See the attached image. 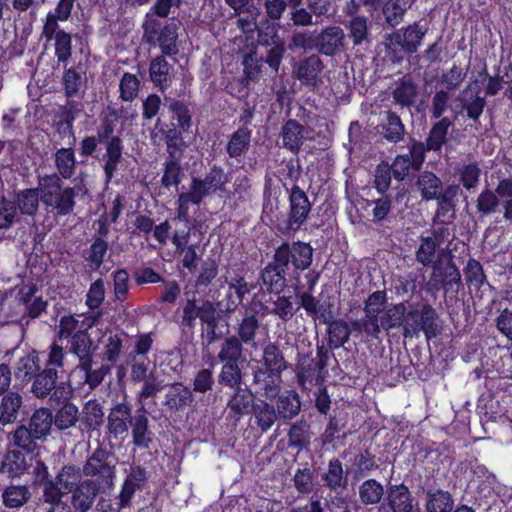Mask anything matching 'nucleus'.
<instances>
[{"mask_svg":"<svg viewBox=\"0 0 512 512\" xmlns=\"http://www.w3.org/2000/svg\"><path fill=\"white\" fill-rule=\"evenodd\" d=\"M38 185L42 192V204L55 211L57 216L72 214L76 206L75 197L78 193L83 192L81 182L73 187H64L61 178L56 173L38 176Z\"/></svg>","mask_w":512,"mask_h":512,"instance_id":"f257e3e1","label":"nucleus"},{"mask_svg":"<svg viewBox=\"0 0 512 512\" xmlns=\"http://www.w3.org/2000/svg\"><path fill=\"white\" fill-rule=\"evenodd\" d=\"M427 27L420 22H414L384 36L383 46L386 57L394 64L404 60L406 54L412 55L418 51L426 36Z\"/></svg>","mask_w":512,"mask_h":512,"instance_id":"f03ea898","label":"nucleus"},{"mask_svg":"<svg viewBox=\"0 0 512 512\" xmlns=\"http://www.w3.org/2000/svg\"><path fill=\"white\" fill-rule=\"evenodd\" d=\"M31 381V393L37 399L49 398L50 402L59 404L72 396V389L68 383H57L58 371L55 368L40 370Z\"/></svg>","mask_w":512,"mask_h":512,"instance_id":"7ed1b4c3","label":"nucleus"},{"mask_svg":"<svg viewBox=\"0 0 512 512\" xmlns=\"http://www.w3.org/2000/svg\"><path fill=\"white\" fill-rule=\"evenodd\" d=\"M439 316L430 304H424L421 310H406L402 335L404 338L417 337L423 331L427 340L440 333Z\"/></svg>","mask_w":512,"mask_h":512,"instance_id":"20e7f679","label":"nucleus"},{"mask_svg":"<svg viewBox=\"0 0 512 512\" xmlns=\"http://www.w3.org/2000/svg\"><path fill=\"white\" fill-rule=\"evenodd\" d=\"M289 213L286 219L278 223V229L283 234L295 233L307 221L312 205L306 193L297 185L289 192Z\"/></svg>","mask_w":512,"mask_h":512,"instance_id":"39448f33","label":"nucleus"},{"mask_svg":"<svg viewBox=\"0 0 512 512\" xmlns=\"http://www.w3.org/2000/svg\"><path fill=\"white\" fill-rule=\"evenodd\" d=\"M83 470L74 464H65L53 481H46L42 498L59 502V498L71 493L82 481Z\"/></svg>","mask_w":512,"mask_h":512,"instance_id":"423d86ee","label":"nucleus"},{"mask_svg":"<svg viewBox=\"0 0 512 512\" xmlns=\"http://www.w3.org/2000/svg\"><path fill=\"white\" fill-rule=\"evenodd\" d=\"M85 476L96 477V483L103 488H112L115 478L113 457L104 447L99 446L83 466Z\"/></svg>","mask_w":512,"mask_h":512,"instance_id":"0eeeda50","label":"nucleus"},{"mask_svg":"<svg viewBox=\"0 0 512 512\" xmlns=\"http://www.w3.org/2000/svg\"><path fill=\"white\" fill-rule=\"evenodd\" d=\"M227 175L220 167L213 166L204 178H192L188 192L182 193V199H190L191 203L199 205L203 198L223 190L227 183Z\"/></svg>","mask_w":512,"mask_h":512,"instance_id":"6e6552de","label":"nucleus"},{"mask_svg":"<svg viewBox=\"0 0 512 512\" xmlns=\"http://www.w3.org/2000/svg\"><path fill=\"white\" fill-rule=\"evenodd\" d=\"M142 27L144 32L143 37L148 43H154L157 39L161 51L164 54L171 56L178 53L176 44L178 28L175 23L166 24L160 32H158L160 22L147 14Z\"/></svg>","mask_w":512,"mask_h":512,"instance_id":"1a4fd4ad","label":"nucleus"},{"mask_svg":"<svg viewBox=\"0 0 512 512\" xmlns=\"http://www.w3.org/2000/svg\"><path fill=\"white\" fill-rule=\"evenodd\" d=\"M274 260L285 269L289 264L297 270H306L312 263L313 248L304 242L283 243L274 253Z\"/></svg>","mask_w":512,"mask_h":512,"instance_id":"9d476101","label":"nucleus"},{"mask_svg":"<svg viewBox=\"0 0 512 512\" xmlns=\"http://www.w3.org/2000/svg\"><path fill=\"white\" fill-rule=\"evenodd\" d=\"M314 48L318 54L335 57L347 50L346 34L340 26L329 25L314 37Z\"/></svg>","mask_w":512,"mask_h":512,"instance_id":"9b49d317","label":"nucleus"},{"mask_svg":"<svg viewBox=\"0 0 512 512\" xmlns=\"http://www.w3.org/2000/svg\"><path fill=\"white\" fill-rule=\"evenodd\" d=\"M325 64L319 54L313 53L292 64V77L301 85L315 88L322 83Z\"/></svg>","mask_w":512,"mask_h":512,"instance_id":"f8f14e48","label":"nucleus"},{"mask_svg":"<svg viewBox=\"0 0 512 512\" xmlns=\"http://www.w3.org/2000/svg\"><path fill=\"white\" fill-rule=\"evenodd\" d=\"M184 295L187 297L182 309L181 318V326L184 328L193 329L198 318L203 324L218 310L217 305L213 301L208 299L197 300L195 292H190L187 287L185 288Z\"/></svg>","mask_w":512,"mask_h":512,"instance_id":"ddd939ff","label":"nucleus"},{"mask_svg":"<svg viewBox=\"0 0 512 512\" xmlns=\"http://www.w3.org/2000/svg\"><path fill=\"white\" fill-rule=\"evenodd\" d=\"M456 101L455 114L463 115L465 113L468 119L472 120L474 124H478L486 105V100L480 95L477 87L473 88L471 85H468L458 94Z\"/></svg>","mask_w":512,"mask_h":512,"instance_id":"4468645a","label":"nucleus"},{"mask_svg":"<svg viewBox=\"0 0 512 512\" xmlns=\"http://www.w3.org/2000/svg\"><path fill=\"white\" fill-rule=\"evenodd\" d=\"M134 415L128 402L117 403L111 407L107 417L108 433L115 439L126 436Z\"/></svg>","mask_w":512,"mask_h":512,"instance_id":"2eb2a0df","label":"nucleus"},{"mask_svg":"<svg viewBox=\"0 0 512 512\" xmlns=\"http://www.w3.org/2000/svg\"><path fill=\"white\" fill-rule=\"evenodd\" d=\"M132 444L140 449H149L154 439V433L149 424L148 411L141 405L134 414L130 424Z\"/></svg>","mask_w":512,"mask_h":512,"instance_id":"dca6fc26","label":"nucleus"},{"mask_svg":"<svg viewBox=\"0 0 512 512\" xmlns=\"http://www.w3.org/2000/svg\"><path fill=\"white\" fill-rule=\"evenodd\" d=\"M102 488L93 479L82 480L76 489L71 492V504L74 509L80 512H88Z\"/></svg>","mask_w":512,"mask_h":512,"instance_id":"f3484780","label":"nucleus"},{"mask_svg":"<svg viewBox=\"0 0 512 512\" xmlns=\"http://www.w3.org/2000/svg\"><path fill=\"white\" fill-rule=\"evenodd\" d=\"M381 122L377 126V131L389 143H399L404 139L405 126L400 116L392 111L385 110L381 112Z\"/></svg>","mask_w":512,"mask_h":512,"instance_id":"a211bd4d","label":"nucleus"},{"mask_svg":"<svg viewBox=\"0 0 512 512\" xmlns=\"http://www.w3.org/2000/svg\"><path fill=\"white\" fill-rule=\"evenodd\" d=\"M252 376V384L256 388V393L266 399H273L279 395L282 382L281 376H276L272 372L264 370L262 367H258L254 370Z\"/></svg>","mask_w":512,"mask_h":512,"instance_id":"6ab92c4d","label":"nucleus"},{"mask_svg":"<svg viewBox=\"0 0 512 512\" xmlns=\"http://www.w3.org/2000/svg\"><path fill=\"white\" fill-rule=\"evenodd\" d=\"M147 480V472L141 466H134L127 475L119 494L120 509L130 505L136 491L141 490Z\"/></svg>","mask_w":512,"mask_h":512,"instance_id":"aec40b11","label":"nucleus"},{"mask_svg":"<svg viewBox=\"0 0 512 512\" xmlns=\"http://www.w3.org/2000/svg\"><path fill=\"white\" fill-rule=\"evenodd\" d=\"M319 320L328 325V345L331 348H340L348 342L351 335V329L348 323L342 319L332 320L330 313H321Z\"/></svg>","mask_w":512,"mask_h":512,"instance_id":"412c9836","label":"nucleus"},{"mask_svg":"<svg viewBox=\"0 0 512 512\" xmlns=\"http://www.w3.org/2000/svg\"><path fill=\"white\" fill-rule=\"evenodd\" d=\"M233 389L234 391L227 402V409L229 417L238 421L253 409L255 404L254 395L248 389L241 387Z\"/></svg>","mask_w":512,"mask_h":512,"instance_id":"4be33fe9","label":"nucleus"},{"mask_svg":"<svg viewBox=\"0 0 512 512\" xmlns=\"http://www.w3.org/2000/svg\"><path fill=\"white\" fill-rule=\"evenodd\" d=\"M387 500L392 512H419L418 504H414V499L404 484L391 486Z\"/></svg>","mask_w":512,"mask_h":512,"instance_id":"5701e85b","label":"nucleus"},{"mask_svg":"<svg viewBox=\"0 0 512 512\" xmlns=\"http://www.w3.org/2000/svg\"><path fill=\"white\" fill-rule=\"evenodd\" d=\"M418 94V86L410 76L400 78L391 92L394 104L400 108L413 106Z\"/></svg>","mask_w":512,"mask_h":512,"instance_id":"b1692460","label":"nucleus"},{"mask_svg":"<svg viewBox=\"0 0 512 512\" xmlns=\"http://www.w3.org/2000/svg\"><path fill=\"white\" fill-rule=\"evenodd\" d=\"M285 268L279 265L276 260L268 263L261 271V285L270 293H280L286 286Z\"/></svg>","mask_w":512,"mask_h":512,"instance_id":"393cba45","label":"nucleus"},{"mask_svg":"<svg viewBox=\"0 0 512 512\" xmlns=\"http://www.w3.org/2000/svg\"><path fill=\"white\" fill-rule=\"evenodd\" d=\"M194 402V396L191 390L182 383H173L170 385L166 395L164 406L169 411H180Z\"/></svg>","mask_w":512,"mask_h":512,"instance_id":"a878e982","label":"nucleus"},{"mask_svg":"<svg viewBox=\"0 0 512 512\" xmlns=\"http://www.w3.org/2000/svg\"><path fill=\"white\" fill-rule=\"evenodd\" d=\"M275 410L279 419L292 420L301 411L299 394L294 390H285L277 396Z\"/></svg>","mask_w":512,"mask_h":512,"instance_id":"bb28decb","label":"nucleus"},{"mask_svg":"<svg viewBox=\"0 0 512 512\" xmlns=\"http://www.w3.org/2000/svg\"><path fill=\"white\" fill-rule=\"evenodd\" d=\"M42 202L40 186L37 188H26L16 193L15 204L18 212L22 215L35 216L39 210V202Z\"/></svg>","mask_w":512,"mask_h":512,"instance_id":"cd10ccee","label":"nucleus"},{"mask_svg":"<svg viewBox=\"0 0 512 512\" xmlns=\"http://www.w3.org/2000/svg\"><path fill=\"white\" fill-rule=\"evenodd\" d=\"M262 361L264 370L272 372L276 376H281V373L288 367L283 351L274 342H269L264 346Z\"/></svg>","mask_w":512,"mask_h":512,"instance_id":"c85d7f7f","label":"nucleus"},{"mask_svg":"<svg viewBox=\"0 0 512 512\" xmlns=\"http://www.w3.org/2000/svg\"><path fill=\"white\" fill-rule=\"evenodd\" d=\"M217 359L219 362L228 363H242L244 362V347L243 343L236 335H230L224 338L220 345L217 353Z\"/></svg>","mask_w":512,"mask_h":512,"instance_id":"c756f323","label":"nucleus"},{"mask_svg":"<svg viewBox=\"0 0 512 512\" xmlns=\"http://www.w3.org/2000/svg\"><path fill=\"white\" fill-rule=\"evenodd\" d=\"M251 411L254 423L261 433L270 430L279 418L275 407L265 400H259L255 403Z\"/></svg>","mask_w":512,"mask_h":512,"instance_id":"7c9ffc66","label":"nucleus"},{"mask_svg":"<svg viewBox=\"0 0 512 512\" xmlns=\"http://www.w3.org/2000/svg\"><path fill=\"white\" fill-rule=\"evenodd\" d=\"M106 152L103 156L104 159V173L106 179L110 181L115 172L117 171L118 164L122 159L123 154V142L120 137L111 139L110 141L104 142Z\"/></svg>","mask_w":512,"mask_h":512,"instance_id":"2f4dec72","label":"nucleus"},{"mask_svg":"<svg viewBox=\"0 0 512 512\" xmlns=\"http://www.w3.org/2000/svg\"><path fill=\"white\" fill-rule=\"evenodd\" d=\"M2 503L6 508L18 509L27 504L32 493L28 485H9L2 492Z\"/></svg>","mask_w":512,"mask_h":512,"instance_id":"473e14b6","label":"nucleus"},{"mask_svg":"<svg viewBox=\"0 0 512 512\" xmlns=\"http://www.w3.org/2000/svg\"><path fill=\"white\" fill-rule=\"evenodd\" d=\"M410 7L411 2L408 0H387L382 6V14L387 26L395 28L400 25Z\"/></svg>","mask_w":512,"mask_h":512,"instance_id":"72a5a7b5","label":"nucleus"},{"mask_svg":"<svg viewBox=\"0 0 512 512\" xmlns=\"http://www.w3.org/2000/svg\"><path fill=\"white\" fill-rule=\"evenodd\" d=\"M104 422V411L96 399L87 401L82 408L81 424L86 431L98 430Z\"/></svg>","mask_w":512,"mask_h":512,"instance_id":"f704fd0d","label":"nucleus"},{"mask_svg":"<svg viewBox=\"0 0 512 512\" xmlns=\"http://www.w3.org/2000/svg\"><path fill=\"white\" fill-rule=\"evenodd\" d=\"M40 370L39 356L35 351H32L18 359L14 374L22 382H30Z\"/></svg>","mask_w":512,"mask_h":512,"instance_id":"c9c22d12","label":"nucleus"},{"mask_svg":"<svg viewBox=\"0 0 512 512\" xmlns=\"http://www.w3.org/2000/svg\"><path fill=\"white\" fill-rule=\"evenodd\" d=\"M416 187L420 191L423 200H435L440 195L442 181L434 173L423 171L418 176Z\"/></svg>","mask_w":512,"mask_h":512,"instance_id":"e433bc0d","label":"nucleus"},{"mask_svg":"<svg viewBox=\"0 0 512 512\" xmlns=\"http://www.w3.org/2000/svg\"><path fill=\"white\" fill-rule=\"evenodd\" d=\"M54 164L58 176L62 179H70L76 170V158L73 148H60L54 154Z\"/></svg>","mask_w":512,"mask_h":512,"instance_id":"4c0bfd02","label":"nucleus"},{"mask_svg":"<svg viewBox=\"0 0 512 512\" xmlns=\"http://www.w3.org/2000/svg\"><path fill=\"white\" fill-rule=\"evenodd\" d=\"M0 404V422L3 424L13 423L18 416L22 405V396L15 391L6 392L2 395Z\"/></svg>","mask_w":512,"mask_h":512,"instance_id":"58836bf2","label":"nucleus"},{"mask_svg":"<svg viewBox=\"0 0 512 512\" xmlns=\"http://www.w3.org/2000/svg\"><path fill=\"white\" fill-rule=\"evenodd\" d=\"M25 456L15 450L8 451L1 463L0 474H6L9 478L19 477L26 471Z\"/></svg>","mask_w":512,"mask_h":512,"instance_id":"ea45409f","label":"nucleus"},{"mask_svg":"<svg viewBox=\"0 0 512 512\" xmlns=\"http://www.w3.org/2000/svg\"><path fill=\"white\" fill-rule=\"evenodd\" d=\"M251 130L247 127H240L230 137L226 151L231 158H240L243 156L250 145Z\"/></svg>","mask_w":512,"mask_h":512,"instance_id":"a19ab883","label":"nucleus"},{"mask_svg":"<svg viewBox=\"0 0 512 512\" xmlns=\"http://www.w3.org/2000/svg\"><path fill=\"white\" fill-rule=\"evenodd\" d=\"M53 423V415L48 408H39L37 409L29 423V429L34 433V437H38V439L46 438L51 430V426Z\"/></svg>","mask_w":512,"mask_h":512,"instance_id":"79ce46f5","label":"nucleus"},{"mask_svg":"<svg viewBox=\"0 0 512 512\" xmlns=\"http://www.w3.org/2000/svg\"><path fill=\"white\" fill-rule=\"evenodd\" d=\"M453 125V122L448 117H443L435 122L426 138L427 149L432 151H439L442 145L447 140V134L449 128Z\"/></svg>","mask_w":512,"mask_h":512,"instance_id":"37998d69","label":"nucleus"},{"mask_svg":"<svg viewBox=\"0 0 512 512\" xmlns=\"http://www.w3.org/2000/svg\"><path fill=\"white\" fill-rule=\"evenodd\" d=\"M79 421L78 407L67 401L56 411L53 416V424L58 430H66L76 425Z\"/></svg>","mask_w":512,"mask_h":512,"instance_id":"c03bdc74","label":"nucleus"},{"mask_svg":"<svg viewBox=\"0 0 512 512\" xmlns=\"http://www.w3.org/2000/svg\"><path fill=\"white\" fill-rule=\"evenodd\" d=\"M283 145L291 151H298L303 143V126L296 120H288L282 127Z\"/></svg>","mask_w":512,"mask_h":512,"instance_id":"a18cd8bd","label":"nucleus"},{"mask_svg":"<svg viewBox=\"0 0 512 512\" xmlns=\"http://www.w3.org/2000/svg\"><path fill=\"white\" fill-rule=\"evenodd\" d=\"M453 506L454 500L448 491L427 492L426 512H451Z\"/></svg>","mask_w":512,"mask_h":512,"instance_id":"49530a36","label":"nucleus"},{"mask_svg":"<svg viewBox=\"0 0 512 512\" xmlns=\"http://www.w3.org/2000/svg\"><path fill=\"white\" fill-rule=\"evenodd\" d=\"M348 36L354 46H359L369 41V24L365 16H354L346 25Z\"/></svg>","mask_w":512,"mask_h":512,"instance_id":"de8ad7c7","label":"nucleus"},{"mask_svg":"<svg viewBox=\"0 0 512 512\" xmlns=\"http://www.w3.org/2000/svg\"><path fill=\"white\" fill-rule=\"evenodd\" d=\"M223 365L218 374L219 384L229 387L238 388L243 381V373L240 363L221 362Z\"/></svg>","mask_w":512,"mask_h":512,"instance_id":"09e8293b","label":"nucleus"},{"mask_svg":"<svg viewBox=\"0 0 512 512\" xmlns=\"http://www.w3.org/2000/svg\"><path fill=\"white\" fill-rule=\"evenodd\" d=\"M323 480L327 487L334 491L347 487V477L344 475L342 464L338 459H333L329 462L328 470L324 474Z\"/></svg>","mask_w":512,"mask_h":512,"instance_id":"8fccbe9b","label":"nucleus"},{"mask_svg":"<svg viewBox=\"0 0 512 512\" xmlns=\"http://www.w3.org/2000/svg\"><path fill=\"white\" fill-rule=\"evenodd\" d=\"M93 341L86 330L76 331L70 339V351L78 358H83L94 352Z\"/></svg>","mask_w":512,"mask_h":512,"instance_id":"3c124183","label":"nucleus"},{"mask_svg":"<svg viewBox=\"0 0 512 512\" xmlns=\"http://www.w3.org/2000/svg\"><path fill=\"white\" fill-rule=\"evenodd\" d=\"M383 494V486L374 479L364 481L359 487V498L365 505L379 503Z\"/></svg>","mask_w":512,"mask_h":512,"instance_id":"603ef678","label":"nucleus"},{"mask_svg":"<svg viewBox=\"0 0 512 512\" xmlns=\"http://www.w3.org/2000/svg\"><path fill=\"white\" fill-rule=\"evenodd\" d=\"M440 283L442 287L448 290H454L455 292L459 291V287L461 286V274L453 261H448L446 265L442 268L439 274Z\"/></svg>","mask_w":512,"mask_h":512,"instance_id":"864d4df0","label":"nucleus"},{"mask_svg":"<svg viewBox=\"0 0 512 512\" xmlns=\"http://www.w3.org/2000/svg\"><path fill=\"white\" fill-rule=\"evenodd\" d=\"M406 306L404 303H398L388 308L381 316V326L385 330L397 328L404 325Z\"/></svg>","mask_w":512,"mask_h":512,"instance_id":"5fc2aeb1","label":"nucleus"},{"mask_svg":"<svg viewBox=\"0 0 512 512\" xmlns=\"http://www.w3.org/2000/svg\"><path fill=\"white\" fill-rule=\"evenodd\" d=\"M459 182L467 191L474 192L480 181L481 169L476 163L465 164L458 170Z\"/></svg>","mask_w":512,"mask_h":512,"instance_id":"6e6d98bb","label":"nucleus"},{"mask_svg":"<svg viewBox=\"0 0 512 512\" xmlns=\"http://www.w3.org/2000/svg\"><path fill=\"white\" fill-rule=\"evenodd\" d=\"M309 425L305 420H299L292 424L288 431V446L298 450L308 442Z\"/></svg>","mask_w":512,"mask_h":512,"instance_id":"4d7b16f0","label":"nucleus"},{"mask_svg":"<svg viewBox=\"0 0 512 512\" xmlns=\"http://www.w3.org/2000/svg\"><path fill=\"white\" fill-rule=\"evenodd\" d=\"M168 152L171 159L166 162L164 174L161 179V183L165 187L177 186L181 181V167L178 163L174 152L171 150V144L168 143Z\"/></svg>","mask_w":512,"mask_h":512,"instance_id":"13d9d810","label":"nucleus"},{"mask_svg":"<svg viewBox=\"0 0 512 512\" xmlns=\"http://www.w3.org/2000/svg\"><path fill=\"white\" fill-rule=\"evenodd\" d=\"M169 69L170 65L164 57H156L152 60L149 67L151 81L156 86L163 88V84L167 85L168 82Z\"/></svg>","mask_w":512,"mask_h":512,"instance_id":"bf43d9fd","label":"nucleus"},{"mask_svg":"<svg viewBox=\"0 0 512 512\" xmlns=\"http://www.w3.org/2000/svg\"><path fill=\"white\" fill-rule=\"evenodd\" d=\"M258 329V319L254 315H247L238 325L236 338H239L241 343L248 344L255 339Z\"/></svg>","mask_w":512,"mask_h":512,"instance_id":"052dcab7","label":"nucleus"},{"mask_svg":"<svg viewBox=\"0 0 512 512\" xmlns=\"http://www.w3.org/2000/svg\"><path fill=\"white\" fill-rule=\"evenodd\" d=\"M499 204L500 201L497 194L490 189L483 190L476 199V208L481 215L494 213Z\"/></svg>","mask_w":512,"mask_h":512,"instance_id":"680f3d73","label":"nucleus"},{"mask_svg":"<svg viewBox=\"0 0 512 512\" xmlns=\"http://www.w3.org/2000/svg\"><path fill=\"white\" fill-rule=\"evenodd\" d=\"M451 101V93L445 89L437 90L431 100L430 113L433 119L443 118V114L448 110Z\"/></svg>","mask_w":512,"mask_h":512,"instance_id":"e2e57ef3","label":"nucleus"},{"mask_svg":"<svg viewBox=\"0 0 512 512\" xmlns=\"http://www.w3.org/2000/svg\"><path fill=\"white\" fill-rule=\"evenodd\" d=\"M19 212L16 204L4 197L0 200V229H9L14 223L19 221Z\"/></svg>","mask_w":512,"mask_h":512,"instance_id":"0e129e2a","label":"nucleus"},{"mask_svg":"<svg viewBox=\"0 0 512 512\" xmlns=\"http://www.w3.org/2000/svg\"><path fill=\"white\" fill-rule=\"evenodd\" d=\"M140 81L136 75L124 73L120 80V98L124 101H133L139 92Z\"/></svg>","mask_w":512,"mask_h":512,"instance_id":"69168bd1","label":"nucleus"},{"mask_svg":"<svg viewBox=\"0 0 512 512\" xmlns=\"http://www.w3.org/2000/svg\"><path fill=\"white\" fill-rule=\"evenodd\" d=\"M142 382L143 385L136 396L140 406L144 405V400L155 397L164 387L153 371H151L149 377L146 380H142Z\"/></svg>","mask_w":512,"mask_h":512,"instance_id":"338daca9","label":"nucleus"},{"mask_svg":"<svg viewBox=\"0 0 512 512\" xmlns=\"http://www.w3.org/2000/svg\"><path fill=\"white\" fill-rule=\"evenodd\" d=\"M55 55L58 62L66 63L72 55L71 35L65 31H58L55 35Z\"/></svg>","mask_w":512,"mask_h":512,"instance_id":"774afa93","label":"nucleus"}]
</instances>
